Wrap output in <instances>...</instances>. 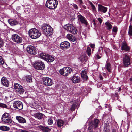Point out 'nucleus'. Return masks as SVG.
I'll return each mask as SVG.
<instances>
[{"mask_svg":"<svg viewBox=\"0 0 132 132\" xmlns=\"http://www.w3.org/2000/svg\"><path fill=\"white\" fill-rule=\"evenodd\" d=\"M26 80L28 82H32V77L30 75H27L25 77Z\"/></svg>","mask_w":132,"mask_h":132,"instance_id":"obj_33","label":"nucleus"},{"mask_svg":"<svg viewBox=\"0 0 132 132\" xmlns=\"http://www.w3.org/2000/svg\"><path fill=\"white\" fill-rule=\"evenodd\" d=\"M22 132H28V131L25 130H22L21 131Z\"/></svg>","mask_w":132,"mask_h":132,"instance_id":"obj_56","label":"nucleus"},{"mask_svg":"<svg viewBox=\"0 0 132 132\" xmlns=\"http://www.w3.org/2000/svg\"><path fill=\"white\" fill-rule=\"evenodd\" d=\"M91 48L89 47H88L86 50L87 54L88 55H90L91 54Z\"/></svg>","mask_w":132,"mask_h":132,"instance_id":"obj_39","label":"nucleus"},{"mask_svg":"<svg viewBox=\"0 0 132 132\" xmlns=\"http://www.w3.org/2000/svg\"><path fill=\"white\" fill-rule=\"evenodd\" d=\"M67 38L71 41L74 42L76 40L74 36L71 34H68L67 35Z\"/></svg>","mask_w":132,"mask_h":132,"instance_id":"obj_26","label":"nucleus"},{"mask_svg":"<svg viewBox=\"0 0 132 132\" xmlns=\"http://www.w3.org/2000/svg\"><path fill=\"white\" fill-rule=\"evenodd\" d=\"M38 128L44 131L49 132L51 130L49 128L41 125L39 126Z\"/></svg>","mask_w":132,"mask_h":132,"instance_id":"obj_24","label":"nucleus"},{"mask_svg":"<svg viewBox=\"0 0 132 132\" xmlns=\"http://www.w3.org/2000/svg\"><path fill=\"white\" fill-rule=\"evenodd\" d=\"M103 48L102 47H101L99 49L97 53L96 54V57L98 59L101 58L102 54L103 52Z\"/></svg>","mask_w":132,"mask_h":132,"instance_id":"obj_20","label":"nucleus"},{"mask_svg":"<svg viewBox=\"0 0 132 132\" xmlns=\"http://www.w3.org/2000/svg\"><path fill=\"white\" fill-rule=\"evenodd\" d=\"M121 48L122 50H124L126 51H129L130 50V47L127 46V43L126 42H124L122 43Z\"/></svg>","mask_w":132,"mask_h":132,"instance_id":"obj_19","label":"nucleus"},{"mask_svg":"<svg viewBox=\"0 0 132 132\" xmlns=\"http://www.w3.org/2000/svg\"><path fill=\"white\" fill-rule=\"evenodd\" d=\"M90 5L92 9L93 10H94L95 9V6L92 3H91Z\"/></svg>","mask_w":132,"mask_h":132,"instance_id":"obj_45","label":"nucleus"},{"mask_svg":"<svg viewBox=\"0 0 132 132\" xmlns=\"http://www.w3.org/2000/svg\"><path fill=\"white\" fill-rule=\"evenodd\" d=\"M13 107L19 110H21L23 109V104L22 103L19 101H14L13 103Z\"/></svg>","mask_w":132,"mask_h":132,"instance_id":"obj_11","label":"nucleus"},{"mask_svg":"<svg viewBox=\"0 0 132 132\" xmlns=\"http://www.w3.org/2000/svg\"><path fill=\"white\" fill-rule=\"evenodd\" d=\"M71 80L74 83L79 82L80 81V77L75 75H74L71 79Z\"/></svg>","mask_w":132,"mask_h":132,"instance_id":"obj_18","label":"nucleus"},{"mask_svg":"<svg viewBox=\"0 0 132 132\" xmlns=\"http://www.w3.org/2000/svg\"><path fill=\"white\" fill-rule=\"evenodd\" d=\"M85 57L84 56H81L79 58V59L81 61H83L85 59Z\"/></svg>","mask_w":132,"mask_h":132,"instance_id":"obj_43","label":"nucleus"},{"mask_svg":"<svg viewBox=\"0 0 132 132\" xmlns=\"http://www.w3.org/2000/svg\"><path fill=\"white\" fill-rule=\"evenodd\" d=\"M128 33L130 35H132V30H129Z\"/></svg>","mask_w":132,"mask_h":132,"instance_id":"obj_51","label":"nucleus"},{"mask_svg":"<svg viewBox=\"0 0 132 132\" xmlns=\"http://www.w3.org/2000/svg\"><path fill=\"white\" fill-rule=\"evenodd\" d=\"M9 114L7 113H5L2 116L1 118L2 120L4 119H5L7 118H8L9 117Z\"/></svg>","mask_w":132,"mask_h":132,"instance_id":"obj_35","label":"nucleus"},{"mask_svg":"<svg viewBox=\"0 0 132 132\" xmlns=\"http://www.w3.org/2000/svg\"><path fill=\"white\" fill-rule=\"evenodd\" d=\"M64 28L70 32L75 34L77 33V31L72 25L68 24L64 26Z\"/></svg>","mask_w":132,"mask_h":132,"instance_id":"obj_4","label":"nucleus"},{"mask_svg":"<svg viewBox=\"0 0 132 132\" xmlns=\"http://www.w3.org/2000/svg\"><path fill=\"white\" fill-rule=\"evenodd\" d=\"M98 9L99 11L103 13H105L107 11V8L101 5L98 4Z\"/></svg>","mask_w":132,"mask_h":132,"instance_id":"obj_17","label":"nucleus"},{"mask_svg":"<svg viewBox=\"0 0 132 132\" xmlns=\"http://www.w3.org/2000/svg\"><path fill=\"white\" fill-rule=\"evenodd\" d=\"M10 95L7 92H5L2 94V98L5 100H7L10 97Z\"/></svg>","mask_w":132,"mask_h":132,"instance_id":"obj_31","label":"nucleus"},{"mask_svg":"<svg viewBox=\"0 0 132 132\" xmlns=\"http://www.w3.org/2000/svg\"><path fill=\"white\" fill-rule=\"evenodd\" d=\"M104 132H109L110 130L109 129V123L108 122H107L104 123Z\"/></svg>","mask_w":132,"mask_h":132,"instance_id":"obj_25","label":"nucleus"},{"mask_svg":"<svg viewBox=\"0 0 132 132\" xmlns=\"http://www.w3.org/2000/svg\"><path fill=\"white\" fill-rule=\"evenodd\" d=\"M70 46V43L67 41L62 42L60 44L61 48L63 50H65L69 48Z\"/></svg>","mask_w":132,"mask_h":132,"instance_id":"obj_15","label":"nucleus"},{"mask_svg":"<svg viewBox=\"0 0 132 132\" xmlns=\"http://www.w3.org/2000/svg\"><path fill=\"white\" fill-rule=\"evenodd\" d=\"M0 107L3 108H6L7 107V106L5 104L0 103Z\"/></svg>","mask_w":132,"mask_h":132,"instance_id":"obj_44","label":"nucleus"},{"mask_svg":"<svg viewBox=\"0 0 132 132\" xmlns=\"http://www.w3.org/2000/svg\"><path fill=\"white\" fill-rule=\"evenodd\" d=\"M14 88L17 93L20 94H23L24 92V90L22 86L17 83L14 84Z\"/></svg>","mask_w":132,"mask_h":132,"instance_id":"obj_8","label":"nucleus"},{"mask_svg":"<svg viewBox=\"0 0 132 132\" xmlns=\"http://www.w3.org/2000/svg\"><path fill=\"white\" fill-rule=\"evenodd\" d=\"M53 117H50L48 119L47 122L49 125H51L53 124Z\"/></svg>","mask_w":132,"mask_h":132,"instance_id":"obj_37","label":"nucleus"},{"mask_svg":"<svg viewBox=\"0 0 132 132\" xmlns=\"http://www.w3.org/2000/svg\"><path fill=\"white\" fill-rule=\"evenodd\" d=\"M8 22L11 25L13 26L19 23V22L14 19H10L8 20Z\"/></svg>","mask_w":132,"mask_h":132,"instance_id":"obj_21","label":"nucleus"},{"mask_svg":"<svg viewBox=\"0 0 132 132\" xmlns=\"http://www.w3.org/2000/svg\"><path fill=\"white\" fill-rule=\"evenodd\" d=\"M77 17L78 20L79 21L86 26L88 25V23L86 19L79 13H77Z\"/></svg>","mask_w":132,"mask_h":132,"instance_id":"obj_6","label":"nucleus"},{"mask_svg":"<svg viewBox=\"0 0 132 132\" xmlns=\"http://www.w3.org/2000/svg\"><path fill=\"white\" fill-rule=\"evenodd\" d=\"M121 90V87H119L118 89V91L120 92Z\"/></svg>","mask_w":132,"mask_h":132,"instance_id":"obj_55","label":"nucleus"},{"mask_svg":"<svg viewBox=\"0 0 132 132\" xmlns=\"http://www.w3.org/2000/svg\"><path fill=\"white\" fill-rule=\"evenodd\" d=\"M28 34L33 39H35L39 37L41 35V33L36 28H32L28 31Z\"/></svg>","mask_w":132,"mask_h":132,"instance_id":"obj_2","label":"nucleus"},{"mask_svg":"<svg viewBox=\"0 0 132 132\" xmlns=\"http://www.w3.org/2000/svg\"><path fill=\"white\" fill-rule=\"evenodd\" d=\"M54 58L48 55L46 57V59H45V61L51 62L53 61L54 60Z\"/></svg>","mask_w":132,"mask_h":132,"instance_id":"obj_29","label":"nucleus"},{"mask_svg":"<svg viewBox=\"0 0 132 132\" xmlns=\"http://www.w3.org/2000/svg\"><path fill=\"white\" fill-rule=\"evenodd\" d=\"M78 1L80 3V4H81L82 3H83L82 0H78Z\"/></svg>","mask_w":132,"mask_h":132,"instance_id":"obj_52","label":"nucleus"},{"mask_svg":"<svg viewBox=\"0 0 132 132\" xmlns=\"http://www.w3.org/2000/svg\"><path fill=\"white\" fill-rule=\"evenodd\" d=\"M99 78L100 80H102L103 79V77L101 76V75L100 74L99 75Z\"/></svg>","mask_w":132,"mask_h":132,"instance_id":"obj_49","label":"nucleus"},{"mask_svg":"<svg viewBox=\"0 0 132 132\" xmlns=\"http://www.w3.org/2000/svg\"><path fill=\"white\" fill-rule=\"evenodd\" d=\"M3 122L5 123H11L12 121V120L10 118V117L7 118L5 119L2 120Z\"/></svg>","mask_w":132,"mask_h":132,"instance_id":"obj_32","label":"nucleus"},{"mask_svg":"<svg viewBox=\"0 0 132 132\" xmlns=\"http://www.w3.org/2000/svg\"><path fill=\"white\" fill-rule=\"evenodd\" d=\"M12 40L15 42L18 43H20L22 42V38L17 34H14L12 36Z\"/></svg>","mask_w":132,"mask_h":132,"instance_id":"obj_13","label":"nucleus"},{"mask_svg":"<svg viewBox=\"0 0 132 132\" xmlns=\"http://www.w3.org/2000/svg\"><path fill=\"white\" fill-rule=\"evenodd\" d=\"M47 55L48 54H47L45 53H42L40 54L39 56L40 58L45 60V59H46V57L47 56Z\"/></svg>","mask_w":132,"mask_h":132,"instance_id":"obj_34","label":"nucleus"},{"mask_svg":"<svg viewBox=\"0 0 132 132\" xmlns=\"http://www.w3.org/2000/svg\"><path fill=\"white\" fill-rule=\"evenodd\" d=\"M16 119L19 123H24L26 122L25 119L20 116H16Z\"/></svg>","mask_w":132,"mask_h":132,"instance_id":"obj_23","label":"nucleus"},{"mask_svg":"<svg viewBox=\"0 0 132 132\" xmlns=\"http://www.w3.org/2000/svg\"><path fill=\"white\" fill-rule=\"evenodd\" d=\"M105 24L106 26V27L107 28V29H108L109 30L112 28V26L111 24L109 22H106L105 23Z\"/></svg>","mask_w":132,"mask_h":132,"instance_id":"obj_36","label":"nucleus"},{"mask_svg":"<svg viewBox=\"0 0 132 132\" xmlns=\"http://www.w3.org/2000/svg\"><path fill=\"white\" fill-rule=\"evenodd\" d=\"M72 71V69L68 67L64 68L62 69H60V73L65 76H68Z\"/></svg>","mask_w":132,"mask_h":132,"instance_id":"obj_7","label":"nucleus"},{"mask_svg":"<svg viewBox=\"0 0 132 132\" xmlns=\"http://www.w3.org/2000/svg\"><path fill=\"white\" fill-rule=\"evenodd\" d=\"M129 30H132V26L130 25V26L129 28Z\"/></svg>","mask_w":132,"mask_h":132,"instance_id":"obj_50","label":"nucleus"},{"mask_svg":"<svg viewBox=\"0 0 132 132\" xmlns=\"http://www.w3.org/2000/svg\"><path fill=\"white\" fill-rule=\"evenodd\" d=\"M81 77L83 80H87L88 78V77L86 71H82L81 73Z\"/></svg>","mask_w":132,"mask_h":132,"instance_id":"obj_22","label":"nucleus"},{"mask_svg":"<svg viewBox=\"0 0 132 132\" xmlns=\"http://www.w3.org/2000/svg\"><path fill=\"white\" fill-rule=\"evenodd\" d=\"M26 50L28 53L31 55H34L35 54V49L32 46H28L27 47Z\"/></svg>","mask_w":132,"mask_h":132,"instance_id":"obj_14","label":"nucleus"},{"mask_svg":"<svg viewBox=\"0 0 132 132\" xmlns=\"http://www.w3.org/2000/svg\"><path fill=\"white\" fill-rule=\"evenodd\" d=\"M97 19L99 22L100 24H101L102 21V19L101 18H98Z\"/></svg>","mask_w":132,"mask_h":132,"instance_id":"obj_46","label":"nucleus"},{"mask_svg":"<svg viewBox=\"0 0 132 132\" xmlns=\"http://www.w3.org/2000/svg\"><path fill=\"white\" fill-rule=\"evenodd\" d=\"M3 44L4 43L2 39L0 38V48L3 46Z\"/></svg>","mask_w":132,"mask_h":132,"instance_id":"obj_42","label":"nucleus"},{"mask_svg":"<svg viewBox=\"0 0 132 132\" xmlns=\"http://www.w3.org/2000/svg\"><path fill=\"white\" fill-rule=\"evenodd\" d=\"M43 81L44 84L46 86H50L51 85L53 84V82L52 79L47 77L43 78Z\"/></svg>","mask_w":132,"mask_h":132,"instance_id":"obj_12","label":"nucleus"},{"mask_svg":"<svg viewBox=\"0 0 132 132\" xmlns=\"http://www.w3.org/2000/svg\"><path fill=\"white\" fill-rule=\"evenodd\" d=\"M58 4L57 0H47L45 6L48 8L51 9H54L57 7Z\"/></svg>","mask_w":132,"mask_h":132,"instance_id":"obj_3","label":"nucleus"},{"mask_svg":"<svg viewBox=\"0 0 132 132\" xmlns=\"http://www.w3.org/2000/svg\"><path fill=\"white\" fill-rule=\"evenodd\" d=\"M93 24H94V25L95 26V25H96V24L95 23V20H93Z\"/></svg>","mask_w":132,"mask_h":132,"instance_id":"obj_53","label":"nucleus"},{"mask_svg":"<svg viewBox=\"0 0 132 132\" xmlns=\"http://www.w3.org/2000/svg\"><path fill=\"white\" fill-rule=\"evenodd\" d=\"M1 84L3 85L8 87L9 86V82L6 78L4 77L2 78Z\"/></svg>","mask_w":132,"mask_h":132,"instance_id":"obj_16","label":"nucleus"},{"mask_svg":"<svg viewBox=\"0 0 132 132\" xmlns=\"http://www.w3.org/2000/svg\"><path fill=\"white\" fill-rule=\"evenodd\" d=\"M90 46L92 48H94L95 45L94 44H90Z\"/></svg>","mask_w":132,"mask_h":132,"instance_id":"obj_48","label":"nucleus"},{"mask_svg":"<svg viewBox=\"0 0 132 132\" xmlns=\"http://www.w3.org/2000/svg\"><path fill=\"white\" fill-rule=\"evenodd\" d=\"M76 107V105L75 104H73L72 105L71 108V110H74Z\"/></svg>","mask_w":132,"mask_h":132,"instance_id":"obj_40","label":"nucleus"},{"mask_svg":"<svg viewBox=\"0 0 132 132\" xmlns=\"http://www.w3.org/2000/svg\"><path fill=\"white\" fill-rule=\"evenodd\" d=\"M99 120L97 119H95L94 121H92L89 124V127L88 130L89 132H93V129L97 127L98 123Z\"/></svg>","mask_w":132,"mask_h":132,"instance_id":"obj_5","label":"nucleus"},{"mask_svg":"<svg viewBox=\"0 0 132 132\" xmlns=\"http://www.w3.org/2000/svg\"><path fill=\"white\" fill-rule=\"evenodd\" d=\"M106 67L109 72H111V65L109 63H107L106 65Z\"/></svg>","mask_w":132,"mask_h":132,"instance_id":"obj_38","label":"nucleus"},{"mask_svg":"<svg viewBox=\"0 0 132 132\" xmlns=\"http://www.w3.org/2000/svg\"><path fill=\"white\" fill-rule=\"evenodd\" d=\"M112 132H116V130L115 129H113L112 130Z\"/></svg>","mask_w":132,"mask_h":132,"instance_id":"obj_54","label":"nucleus"},{"mask_svg":"<svg viewBox=\"0 0 132 132\" xmlns=\"http://www.w3.org/2000/svg\"><path fill=\"white\" fill-rule=\"evenodd\" d=\"M57 124L59 128H60L64 124V121L60 119H58L57 121Z\"/></svg>","mask_w":132,"mask_h":132,"instance_id":"obj_28","label":"nucleus"},{"mask_svg":"<svg viewBox=\"0 0 132 132\" xmlns=\"http://www.w3.org/2000/svg\"><path fill=\"white\" fill-rule=\"evenodd\" d=\"M10 128L7 126H0V130L2 131H8L10 130Z\"/></svg>","mask_w":132,"mask_h":132,"instance_id":"obj_30","label":"nucleus"},{"mask_svg":"<svg viewBox=\"0 0 132 132\" xmlns=\"http://www.w3.org/2000/svg\"><path fill=\"white\" fill-rule=\"evenodd\" d=\"M130 64V57L126 54L123 55V65L125 67H127Z\"/></svg>","mask_w":132,"mask_h":132,"instance_id":"obj_10","label":"nucleus"},{"mask_svg":"<svg viewBox=\"0 0 132 132\" xmlns=\"http://www.w3.org/2000/svg\"><path fill=\"white\" fill-rule=\"evenodd\" d=\"M41 30L45 35L47 36L52 35L53 33V30L49 24H44L42 26Z\"/></svg>","mask_w":132,"mask_h":132,"instance_id":"obj_1","label":"nucleus"},{"mask_svg":"<svg viewBox=\"0 0 132 132\" xmlns=\"http://www.w3.org/2000/svg\"><path fill=\"white\" fill-rule=\"evenodd\" d=\"M34 67L37 70H43L45 68V66L43 62L40 61H37L35 62Z\"/></svg>","mask_w":132,"mask_h":132,"instance_id":"obj_9","label":"nucleus"},{"mask_svg":"<svg viewBox=\"0 0 132 132\" xmlns=\"http://www.w3.org/2000/svg\"><path fill=\"white\" fill-rule=\"evenodd\" d=\"M73 6L76 9H77L78 7L77 5L75 4H73Z\"/></svg>","mask_w":132,"mask_h":132,"instance_id":"obj_47","label":"nucleus"},{"mask_svg":"<svg viewBox=\"0 0 132 132\" xmlns=\"http://www.w3.org/2000/svg\"><path fill=\"white\" fill-rule=\"evenodd\" d=\"M112 31L116 33L117 31V28L116 26H114L112 29Z\"/></svg>","mask_w":132,"mask_h":132,"instance_id":"obj_41","label":"nucleus"},{"mask_svg":"<svg viewBox=\"0 0 132 132\" xmlns=\"http://www.w3.org/2000/svg\"><path fill=\"white\" fill-rule=\"evenodd\" d=\"M44 114L40 113H37L34 114V117L39 119L42 118Z\"/></svg>","mask_w":132,"mask_h":132,"instance_id":"obj_27","label":"nucleus"}]
</instances>
